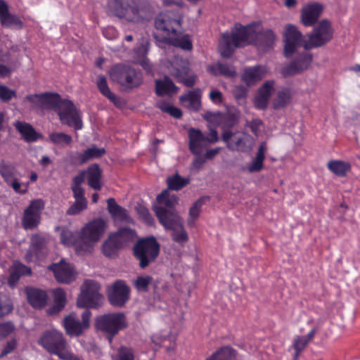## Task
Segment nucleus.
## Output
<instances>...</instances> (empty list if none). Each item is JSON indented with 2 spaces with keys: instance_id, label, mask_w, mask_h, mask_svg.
I'll return each instance as SVG.
<instances>
[{
  "instance_id": "nucleus-1",
  "label": "nucleus",
  "mask_w": 360,
  "mask_h": 360,
  "mask_svg": "<svg viewBox=\"0 0 360 360\" xmlns=\"http://www.w3.org/2000/svg\"><path fill=\"white\" fill-rule=\"evenodd\" d=\"M25 101L30 103L33 108L54 111L63 124L73 126L75 129L82 127L79 110L72 101L63 98L57 92L28 94L25 97Z\"/></svg>"
},
{
  "instance_id": "nucleus-2",
  "label": "nucleus",
  "mask_w": 360,
  "mask_h": 360,
  "mask_svg": "<svg viewBox=\"0 0 360 360\" xmlns=\"http://www.w3.org/2000/svg\"><path fill=\"white\" fill-rule=\"evenodd\" d=\"M108 7L113 15L129 22H148L154 15L153 7L148 0H109Z\"/></svg>"
},
{
  "instance_id": "nucleus-3",
  "label": "nucleus",
  "mask_w": 360,
  "mask_h": 360,
  "mask_svg": "<svg viewBox=\"0 0 360 360\" xmlns=\"http://www.w3.org/2000/svg\"><path fill=\"white\" fill-rule=\"evenodd\" d=\"M260 26L261 21H254L246 25L240 22L235 23L230 32H226L221 34L222 40L219 46L221 56L229 58L235 53L236 49L252 46L254 27Z\"/></svg>"
},
{
  "instance_id": "nucleus-4",
  "label": "nucleus",
  "mask_w": 360,
  "mask_h": 360,
  "mask_svg": "<svg viewBox=\"0 0 360 360\" xmlns=\"http://www.w3.org/2000/svg\"><path fill=\"white\" fill-rule=\"evenodd\" d=\"M160 248V243L153 235L140 238L136 242L132 248V255L141 269H145L156 262Z\"/></svg>"
},
{
  "instance_id": "nucleus-5",
  "label": "nucleus",
  "mask_w": 360,
  "mask_h": 360,
  "mask_svg": "<svg viewBox=\"0 0 360 360\" xmlns=\"http://www.w3.org/2000/svg\"><path fill=\"white\" fill-rule=\"evenodd\" d=\"M38 344L60 359H68L71 356L63 334L56 329L45 330L39 339Z\"/></svg>"
},
{
  "instance_id": "nucleus-6",
  "label": "nucleus",
  "mask_w": 360,
  "mask_h": 360,
  "mask_svg": "<svg viewBox=\"0 0 360 360\" xmlns=\"http://www.w3.org/2000/svg\"><path fill=\"white\" fill-rule=\"evenodd\" d=\"M94 325L96 329L105 333L110 341L120 331L128 327L126 315L120 311L97 316Z\"/></svg>"
},
{
  "instance_id": "nucleus-7",
  "label": "nucleus",
  "mask_w": 360,
  "mask_h": 360,
  "mask_svg": "<svg viewBox=\"0 0 360 360\" xmlns=\"http://www.w3.org/2000/svg\"><path fill=\"white\" fill-rule=\"evenodd\" d=\"M111 79L127 89L139 87L143 82L142 73L130 65L117 63L110 70Z\"/></svg>"
},
{
  "instance_id": "nucleus-8",
  "label": "nucleus",
  "mask_w": 360,
  "mask_h": 360,
  "mask_svg": "<svg viewBox=\"0 0 360 360\" xmlns=\"http://www.w3.org/2000/svg\"><path fill=\"white\" fill-rule=\"evenodd\" d=\"M334 30L328 19L321 20L313 30L306 34L307 39L304 44L305 51L321 48L328 44L333 39Z\"/></svg>"
},
{
  "instance_id": "nucleus-9",
  "label": "nucleus",
  "mask_w": 360,
  "mask_h": 360,
  "mask_svg": "<svg viewBox=\"0 0 360 360\" xmlns=\"http://www.w3.org/2000/svg\"><path fill=\"white\" fill-rule=\"evenodd\" d=\"M101 285L98 282L86 279L81 285L80 293L77 300L79 308L97 309L101 306L103 295L99 292Z\"/></svg>"
},
{
  "instance_id": "nucleus-10",
  "label": "nucleus",
  "mask_w": 360,
  "mask_h": 360,
  "mask_svg": "<svg viewBox=\"0 0 360 360\" xmlns=\"http://www.w3.org/2000/svg\"><path fill=\"white\" fill-rule=\"evenodd\" d=\"M283 37V56L286 58H292L300 47L304 48V42L307 40L304 39L303 34L292 24L286 25Z\"/></svg>"
},
{
  "instance_id": "nucleus-11",
  "label": "nucleus",
  "mask_w": 360,
  "mask_h": 360,
  "mask_svg": "<svg viewBox=\"0 0 360 360\" xmlns=\"http://www.w3.org/2000/svg\"><path fill=\"white\" fill-rule=\"evenodd\" d=\"M130 287L124 280L118 279L108 286L106 295L110 304L116 308H122L130 300Z\"/></svg>"
},
{
  "instance_id": "nucleus-12",
  "label": "nucleus",
  "mask_w": 360,
  "mask_h": 360,
  "mask_svg": "<svg viewBox=\"0 0 360 360\" xmlns=\"http://www.w3.org/2000/svg\"><path fill=\"white\" fill-rule=\"evenodd\" d=\"M44 209V202L41 199L33 200L25 209L22 217V226L25 230H33L41 222V213Z\"/></svg>"
},
{
  "instance_id": "nucleus-13",
  "label": "nucleus",
  "mask_w": 360,
  "mask_h": 360,
  "mask_svg": "<svg viewBox=\"0 0 360 360\" xmlns=\"http://www.w3.org/2000/svg\"><path fill=\"white\" fill-rule=\"evenodd\" d=\"M304 49V51L299 53L288 65L281 69L283 77L302 74L309 68L313 61V55Z\"/></svg>"
},
{
  "instance_id": "nucleus-14",
  "label": "nucleus",
  "mask_w": 360,
  "mask_h": 360,
  "mask_svg": "<svg viewBox=\"0 0 360 360\" xmlns=\"http://www.w3.org/2000/svg\"><path fill=\"white\" fill-rule=\"evenodd\" d=\"M49 269L53 273L56 280L62 284H70L75 281L77 272L74 266L61 259L57 263H52Z\"/></svg>"
},
{
  "instance_id": "nucleus-15",
  "label": "nucleus",
  "mask_w": 360,
  "mask_h": 360,
  "mask_svg": "<svg viewBox=\"0 0 360 360\" xmlns=\"http://www.w3.org/2000/svg\"><path fill=\"white\" fill-rule=\"evenodd\" d=\"M153 210L160 224L166 230L175 229L184 220L176 209H167L162 206H155Z\"/></svg>"
},
{
  "instance_id": "nucleus-16",
  "label": "nucleus",
  "mask_w": 360,
  "mask_h": 360,
  "mask_svg": "<svg viewBox=\"0 0 360 360\" xmlns=\"http://www.w3.org/2000/svg\"><path fill=\"white\" fill-rule=\"evenodd\" d=\"M258 27H254L252 46L259 50L266 52L272 49L275 45L276 35L271 29H262L257 30Z\"/></svg>"
},
{
  "instance_id": "nucleus-17",
  "label": "nucleus",
  "mask_w": 360,
  "mask_h": 360,
  "mask_svg": "<svg viewBox=\"0 0 360 360\" xmlns=\"http://www.w3.org/2000/svg\"><path fill=\"white\" fill-rule=\"evenodd\" d=\"M181 25L180 20L175 19L169 13H161L155 19V28L162 32L161 41L165 43L167 37H171V34H177L176 27Z\"/></svg>"
},
{
  "instance_id": "nucleus-18",
  "label": "nucleus",
  "mask_w": 360,
  "mask_h": 360,
  "mask_svg": "<svg viewBox=\"0 0 360 360\" xmlns=\"http://www.w3.org/2000/svg\"><path fill=\"white\" fill-rule=\"evenodd\" d=\"M106 228L107 224L103 219L101 217L94 219L82 229L81 238L97 243L104 234Z\"/></svg>"
},
{
  "instance_id": "nucleus-19",
  "label": "nucleus",
  "mask_w": 360,
  "mask_h": 360,
  "mask_svg": "<svg viewBox=\"0 0 360 360\" xmlns=\"http://www.w3.org/2000/svg\"><path fill=\"white\" fill-rule=\"evenodd\" d=\"M266 70L261 65L244 68L240 75V80L248 87L255 86L265 76Z\"/></svg>"
},
{
  "instance_id": "nucleus-20",
  "label": "nucleus",
  "mask_w": 360,
  "mask_h": 360,
  "mask_svg": "<svg viewBox=\"0 0 360 360\" xmlns=\"http://www.w3.org/2000/svg\"><path fill=\"white\" fill-rule=\"evenodd\" d=\"M323 6L319 3H311L304 6L301 11V22L305 27H312L317 22L321 13Z\"/></svg>"
},
{
  "instance_id": "nucleus-21",
  "label": "nucleus",
  "mask_w": 360,
  "mask_h": 360,
  "mask_svg": "<svg viewBox=\"0 0 360 360\" xmlns=\"http://www.w3.org/2000/svg\"><path fill=\"white\" fill-rule=\"evenodd\" d=\"M25 293L28 303L35 309L44 308L48 302V294L42 289L34 287H27Z\"/></svg>"
},
{
  "instance_id": "nucleus-22",
  "label": "nucleus",
  "mask_w": 360,
  "mask_h": 360,
  "mask_svg": "<svg viewBox=\"0 0 360 360\" xmlns=\"http://www.w3.org/2000/svg\"><path fill=\"white\" fill-rule=\"evenodd\" d=\"M87 184L95 191H100L102 188L103 170L98 163L90 165L85 171Z\"/></svg>"
},
{
  "instance_id": "nucleus-23",
  "label": "nucleus",
  "mask_w": 360,
  "mask_h": 360,
  "mask_svg": "<svg viewBox=\"0 0 360 360\" xmlns=\"http://www.w3.org/2000/svg\"><path fill=\"white\" fill-rule=\"evenodd\" d=\"M75 316V313L72 312L66 316L63 321L65 333L70 337H79L86 330Z\"/></svg>"
},
{
  "instance_id": "nucleus-24",
  "label": "nucleus",
  "mask_w": 360,
  "mask_h": 360,
  "mask_svg": "<svg viewBox=\"0 0 360 360\" xmlns=\"http://www.w3.org/2000/svg\"><path fill=\"white\" fill-rule=\"evenodd\" d=\"M155 83V92L158 96H172L179 90V88L176 86L172 79L167 75L164 76L162 79H156Z\"/></svg>"
},
{
  "instance_id": "nucleus-25",
  "label": "nucleus",
  "mask_w": 360,
  "mask_h": 360,
  "mask_svg": "<svg viewBox=\"0 0 360 360\" xmlns=\"http://www.w3.org/2000/svg\"><path fill=\"white\" fill-rule=\"evenodd\" d=\"M121 243L110 233L108 238L103 241L101 245V249L103 255L108 258L114 259L119 256L121 249Z\"/></svg>"
},
{
  "instance_id": "nucleus-26",
  "label": "nucleus",
  "mask_w": 360,
  "mask_h": 360,
  "mask_svg": "<svg viewBox=\"0 0 360 360\" xmlns=\"http://www.w3.org/2000/svg\"><path fill=\"white\" fill-rule=\"evenodd\" d=\"M188 147L191 152L194 155H199L202 150V143L207 141L206 137L199 129L191 127L188 131Z\"/></svg>"
},
{
  "instance_id": "nucleus-27",
  "label": "nucleus",
  "mask_w": 360,
  "mask_h": 360,
  "mask_svg": "<svg viewBox=\"0 0 360 360\" xmlns=\"http://www.w3.org/2000/svg\"><path fill=\"white\" fill-rule=\"evenodd\" d=\"M14 126L27 143L35 142L43 138V135L37 132L33 126L29 123L17 121L14 123Z\"/></svg>"
},
{
  "instance_id": "nucleus-28",
  "label": "nucleus",
  "mask_w": 360,
  "mask_h": 360,
  "mask_svg": "<svg viewBox=\"0 0 360 360\" xmlns=\"http://www.w3.org/2000/svg\"><path fill=\"white\" fill-rule=\"evenodd\" d=\"M108 211L112 218L120 221L129 222L131 219L127 210L120 206L113 198L107 200Z\"/></svg>"
},
{
  "instance_id": "nucleus-29",
  "label": "nucleus",
  "mask_w": 360,
  "mask_h": 360,
  "mask_svg": "<svg viewBox=\"0 0 360 360\" xmlns=\"http://www.w3.org/2000/svg\"><path fill=\"white\" fill-rule=\"evenodd\" d=\"M67 303L66 295L62 288L53 291V304L46 309L50 316L58 315L65 307Z\"/></svg>"
},
{
  "instance_id": "nucleus-30",
  "label": "nucleus",
  "mask_w": 360,
  "mask_h": 360,
  "mask_svg": "<svg viewBox=\"0 0 360 360\" xmlns=\"http://www.w3.org/2000/svg\"><path fill=\"white\" fill-rule=\"evenodd\" d=\"M105 153L106 151L104 148H98L94 144L90 148L83 150V152L77 153L76 160L80 165H83L91 160L101 158Z\"/></svg>"
},
{
  "instance_id": "nucleus-31",
  "label": "nucleus",
  "mask_w": 360,
  "mask_h": 360,
  "mask_svg": "<svg viewBox=\"0 0 360 360\" xmlns=\"http://www.w3.org/2000/svg\"><path fill=\"white\" fill-rule=\"evenodd\" d=\"M48 240L47 237L39 233H34L32 236L30 248L34 251L37 259H41L44 256Z\"/></svg>"
},
{
  "instance_id": "nucleus-32",
  "label": "nucleus",
  "mask_w": 360,
  "mask_h": 360,
  "mask_svg": "<svg viewBox=\"0 0 360 360\" xmlns=\"http://www.w3.org/2000/svg\"><path fill=\"white\" fill-rule=\"evenodd\" d=\"M292 96L290 87H283L278 91L276 97L273 100L272 108L278 110L285 108L291 101Z\"/></svg>"
},
{
  "instance_id": "nucleus-33",
  "label": "nucleus",
  "mask_w": 360,
  "mask_h": 360,
  "mask_svg": "<svg viewBox=\"0 0 360 360\" xmlns=\"http://www.w3.org/2000/svg\"><path fill=\"white\" fill-rule=\"evenodd\" d=\"M238 352L230 345L222 346L205 360H237Z\"/></svg>"
},
{
  "instance_id": "nucleus-34",
  "label": "nucleus",
  "mask_w": 360,
  "mask_h": 360,
  "mask_svg": "<svg viewBox=\"0 0 360 360\" xmlns=\"http://www.w3.org/2000/svg\"><path fill=\"white\" fill-rule=\"evenodd\" d=\"M112 233L121 243L122 248L134 241L137 236L136 231L127 226L120 227L117 231Z\"/></svg>"
},
{
  "instance_id": "nucleus-35",
  "label": "nucleus",
  "mask_w": 360,
  "mask_h": 360,
  "mask_svg": "<svg viewBox=\"0 0 360 360\" xmlns=\"http://www.w3.org/2000/svg\"><path fill=\"white\" fill-rule=\"evenodd\" d=\"M201 96L202 92L200 89L196 88L192 91H189L186 94L180 96L179 101L181 103L189 101L191 108L197 112L201 108Z\"/></svg>"
},
{
  "instance_id": "nucleus-36",
  "label": "nucleus",
  "mask_w": 360,
  "mask_h": 360,
  "mask_svg": "<svg viewBox=\"0 0 360 360\" xmlns=\"http://www.w3.org/2000/svg\"><path fill=\"white\" fill-rule=\"evenodd\" d=\"M240 112L238 109L229 110L221 112L219 124L224 128L231 129L239 123Z\"/></svg>"
},
{
  "instance_id": "nucleus-37",
  "label": "nucleus",
  "mask_w": 360,
  "mask_h": 360,
  "mask_svg": "<svg viewBox=\"0 0 360 360\" xmlns=\"http://www.w3.org/2000/svg\"><path fill=\"white\" fill-rule=\"evenodd\" d=\"M156 200L160 204L159 206L163 205V207L167 209H175L179 198L174 194H170L169 191L167 188L157 195Z\"/></svg>"
},
{
  "instance_id": "nucleus-38",
  "label": "nucleus",
  "mask_w": 360,
  "mask_h": 360,
  "mask_svg": "<svg viewBox=\"0 0 360 360\" xmlns=\"http://www.w3.org/2000/svg\"><path fill=\"white\" fill-rule=\"evenodd\" d=\"M328 169L340 177H345L351 169V165L342 160H330L327 165Z\"/></svg>"
},
{
  "instance_id": "nucleus-39",
  "label": "nucleus",
  "mask_w": 360,
  "mask_h": 360,
  "mask_svg": "<svg viewBox=\"0 0 360 360\" xmlns=\"http://www.w3.org/2000/svg\"><path fill=\"white\" fill-rule=\"evenodd\" d=\"M207 71L214 76L223 75L226 77H233L236 75L234 69H231L229 64L218 62L216 65H210Z\"/></svg>"
},
{
  "instance_id": "nucleus-40",
  "label": "nucleus",
  "mask_w": 360,
  "mask_h": 360,
  "mask_svg": "<svg viewBox=\"0 0 360 360\" xmlns=\"http://www.w3.org/2000/svg\"><path fill=\"white\" fill-rule=\"evenodd\" d=\"M0 22L3 27L16 30H22L24 25L20 18L9 13V11L1 16Z\"/></svg>"
},
{
  "instance_id": "nucleus-41",
  "label": "nucleus",
  "mask_w": 360,
  "mask_h": 360,
  "mask_svg": "<svg viewBox=\"0 0 360 360\" xmlns=\"http://www.w3.org/2000/svg\"><path fill=\"white\" fill-rule=\"evenodd\" d=\"M190 178L182 177L177 172L167 178V189L172 191H179L190 183Z\"/></svg>"
},
{
  "instance_id": "nucleus-42",
  "label": "nucleus",
  "mask_w": 360,
  "mask_h": 360,
  "mask_svg": "<svg viewBox=\"0 0 360 360\" xmlns=\"http://www.w3.org/2000/svg\"><path fill=\"white\" fill-rule=\"evenodd\" d=\"M264 150V143H262L259 146L252 162L248 166L249 172H259L263 169L264 160L265 159Z\"/></svg>"
},
{
  "instance_id": "nucleus-43",
  "label": "nucleus",
  "mask_w": 360,
  "mask_h": 360,
  "mask_svg": "<svg viewBox=\"0 0 360 360\" xmlns=\"http://www.w3.org/2000/svg\"><path fill=\"white\" fill-rule=\"evenodd\" d=\"M49 141L54 145L65 147L71 144L72 137L64 132H52L49 135Z\"/></svg>"
},
{
  "instance_id": "nucleus-44",
  "label": "nucleus",
  "mask_w": 360,
  "mask_h": 360,
  "mask_svg": "<svg viewBox=\"0 0 360 360\" xmlns=\"http://www.w3.org/2000/svg\"><path fill=\"white\" fill-rule=\"evenodd\" d=\"M165 43L176 47H179L186 51H191L193 49L192 41L188 35H184L180 39L167 37L165 40Z\"/></svg>"
},
{
  "instance_id": "nucleus-45",
  "label": "nucleus",
  "mask_w": 360,
  "mask_h": 360,
  "mask_svg": "<svg viewBox=\"0 0 360 360\" xmlns=\"http://www.w3.org/2000/svg\"><path fill=\"white\" fill-rule=\"evenodd\" d=\"M96 86L100 93L110 101L115 99V94H113L108 84L107 78L105 75H100L96 81Z\"/></svg>"
},
{
  "instance_id": "nucleus-46",
  "label": "nucleus",
  "mask_w": 360,
  "mask_h": 360,
  "mask_svg": "<svg viewBox=\"0 0 360 360\" xmlns=\"http://www.w3.org/2000/svg\"><path fill=\"white\" fill-rule=\"evenodd\" d=\"M172 231V238L174 241L183 245L188 240V236L184 229V223L178 225L175 229H170Z\"/></svg>"
},
{
  "instance_id": "nucleus-47",
  "label": "nucleus",
  "mask_w": 360,
  "mask_h": 360,
  "mask_svg": "<svg viewBox=\"0 0 360 360\" xmlns=\"http://www.w3.org/2000/svg\"><path fill=\"white\" fill-rule=\"evenodd\" d=\"M210 197L208 195H204L198 198L195 202H194L192 206L189 209V217L195 220L200 216L202 207L205 203V201L210 200Z\"/></svg>"
},
{
  "instance_id": "nucleus-48",
  "label": "nucleus",
  "mask_w": 360,
  "mask_h": 360,
  "mask_svg": "<svg viewBox=\"0 0 360 360\" xmlns=\"http://www.w3.org/2000/svg\"><path fill=\"white\" fill-rule=\"evenodd\" d=\"M152 281L153 277L150 276H139L134 281V285L139 292H147Z\"/></svg>"
},
{
  "instance_id": "nucleus-49",
  "label": "nucleus",
  "mask_w": 360,
  "mask_h": 360,
  "mask_svg": "<svg viewBox=\"0 0 360 360\" xmlns=\"http://www.w3.org/2000/svg\"><path fill=\"white\" fill-rule=\"evenodd\" d=\"M60 241L67 246H72L75 244L76 237L74 233L67 227H62L60 234Z\"/></svg>"
},
{
  "instance_id": "nucleus-50",
  "label": "nucleus",
  "mask_w": 360,
  "mask_h": 360,
  "mask_svg": "<svg viewBox=\"0 0 360 360\" xmlns=\"http://www.w3.org/2000/svg\"><path fill=\"white\" fill-rule=\"evenodd\" d=\"M15 167L12 165H7L4 161L0 162V174L6 183L15 177Z\"/></svg>"
},
{
  "instance_id": "nucleus-51",
  "label": "nucleus",
  "mask_w": 360,
  "mask_h": 360,
  "mask_svg": "<svg viewBox=\"0 0 360 360\" xmlns=\"http://www.w3.org/2000/svg\"><path fill=\"white\" fill-rule=\"evenodd\" d=\"M136 211L139 214V218L147 225L151 226L153 224L154 219L146 206L139 204L136 207Z\"/></svg>"
},
{
  "instance_id": "nucleus-52",
  "label": "nucleus",
  "mask_w": 360,
  "mask_h": 360,
  "mask_svg": "<svg viewBox=\"0 0 360 360\" xmlns=\"http://www.w3.org/2000/svg\"><path fill=\"white\" fill-rule=\"evenodd\" d=\"M274 80L266 81L257 90V96L270 99L274 86Z\"/></svg>"
},
{
  "instance_id": "nucleus-53",
  "label": "nucleus",
  "mask_w": 360,
  "mask_h": 360,
  "mask_svg": "<svg viewBox=\"0 0 360 360\" xmlns=\"http://www.w3.org/2000/svg\"><path fill=\"white\" fill-rule=\"evenodd\" d=\"M87 207L86 200L75 199V202L68 208L66 214L68 215H76L79 214L82 211L86 210Z\"/></svg>"
},
{
  "instance_id": "nucleus-54",
  "label": "nucleus",
  "mask_w": 360,
  "mask_h": 360,
  "mask_svg": "<svg viewBox=\"0 0 360 360\" xmlns=\"http://www.w3.org/2000/svg\"><path fill=\"white\" fill-rule=\"evenodd\" d=\"M96 242H93L89 239H83L75 242V250L77 252H91L94 249Z\"/></svg>"
},
{
  "instance_id": "nucleus-55",
  "label": "nucleus",
  "mask_w": 360,
  "mask_h": 360,
  "mask_svg": "<svg viewBox=\"0 0 360 360\" xmlns=\"http://www.w3.org/2000/svg\"><path fill=\"white\" fill-rule=\"evenodd\" d=\"M248 88L249 87H248L246 85H236L232 90V94L234 98L238 101L242 99H245L248 96Z\"/></svg>"
},
{
  "instance_id": "nucleus-56",
  "label": "nucleus",
  "mask_w": 360,
  "mask_h": 360,
  "mask_svg": "<svg viewBox=\"0 0 360 360\" xmlns=\"http://www.w3.org/2000/svg\"><path fill=\"white\" fill-rule=\"evenodd\" d=\"M16 96V92L4 85H0V99L4 103H8L13 97Z\"/></svg>"
},
{
  "instance_id": "nucleus-57",
  "label": "nucleus",
  "mask_w": 360,
  "mask_h": 360,
  "mask_svg": "<svg viewBox=\"0 0 360 360\" xmlns=\"http://www.w3.org/2000/svg\"><path fill=\"white\" fill-rule=\"evenodd\" d=\"M117 360H134L132 349L125 346H121L117 351Z\"/></svg>"
},
{
  "instance_id": "nucleus-58",
  "label": "nucleus",
  "mask_w": 360,
  "mask_h": 360,
  "mask_svg": "<svg viewBox=\"0 0 360 360\" xmlns=\"http://www.w3.org/2000/svg\"><path fill=\"white\" fill-rule=\"evenodd\" d=\"M202 116V118L207 122L219 125L221 112H211L208 110L206 111Z\"/></svg>"
},
{
  "instance_id": "nucleus-59",
  "label": "nucleus",
  "mask_w": 360,
  "mask_h": 360,
  "mask_svg": "<svg viewBox=\"0 0 360 360\" xmlns=\"http://www.w3.org/2000/svg\"><path fill=\"white\" fill-rule=\"evenodd\" d=\"M228 148L231 150L245 151L247 146L243 138L239 137L233 139L231 143H228Z\"/></svg>"
},
{
  "instance_id": "nucleus-60",
  "label": "nucleus",
  "mask_w": 360,
  "mask_h": 360,
  "mask_svg": "<svg viewBox=\"0 0 360 360\" xmlns=\"http://www.w3.org/2000/svg\"><path fill=\"white\" fill-rule=\"evenodd\" d=\"M309 344V342L302 335H298L293 340L292 345L291 346L295 350H297L298 352H302Z\"/></svg>"
},
{
  "instance_id": "nucleus-61",
  "label": "nucleus",
  "mask_w": 360,
  "mask_h": 360,
  "mask_svg": "<svg viewBox=\"0 0 360 360\" xmlns=\"http://www.w3.org/2000/svg\"><path fill=\"white\" fill-rule=\"evenodd\" d=\"M15 330V326L11 321L0 323V339L4 338L12 333Z\"/></svg>"
},
{
  "instance_id": "nucleus-62",
  "label": "nucleus",
  "mask_w": 360,
  "mask_h": 360,
  "mask_svg": "<svg viewBox=\"0 0 360 360\" xmlns=\"http://www.w3.org/2000/svg\"><path fill=\"white\" fill-rule=\"evenodd\" d=\"M6 184L8 186H11L12 188L13 189V191L16 193L24 195V194L27 193V188H24V189L21 188V186L22 185L20 183L19 179L17 177H15L14 179L10 180V182L6 183Z\"/></svg>"
},
{
  "instance_id": "nucleus-63",
  "label": "nucleus",
  "mask_w": 360,
  "mask_h": 360,
  "mask_svg": "<svg viewBox=\"0 0 360 360\" xmlns=\"http://www.w3.org/2000/svg\"><path fill=\"white\" fill-rule=\"evenodd\" d=\"M269 100L258 96L254 98V105L257 110H264L267 108Z\"/></svg>"
},
{
  "instance_id": "nucleus-64",
  "label": "nucleus",
  "mask_w": 360,
  "mask_h": 360,
  "mask_svg": "<svg viewBox=\"0 0 360 360\" xmlns=\"http://www.w3.org/2000/svg\"><path fill=\"white\" fill-rule=\"evenodd\" d=\"M263 121L259 118L253 119L250 122H247L245 126L249 127L251 131L257 136L259 127L263 125Z\"/></svg>"
}]
</instances>
